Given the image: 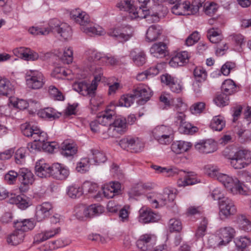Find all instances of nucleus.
<instances>
[{
    "mask_svg": "<svg viewBox=\"0 0 251 251\" xmlns=\"http://www.w3.org/2000/svg\"><path fill=\"white\" fill-rule=\"evenodd\" d=\"M222 180V184L233 195L247 196L250 193V189L237 177H233L229 175L224 176Z\"/></svg>",
    "mask_w": 251,
    "mask_h": 251,
    "instance_id": "nucleus-1",
    "label": "nucleus"
},
{
    "mask_svg": "<svg viewBox=\"0 0 251 251\" xmlns=\"http://www.w3.org/2000/svg\"><path fill=\"white\" fill-rule=\"evenodd\" d=\"M72 20L79 25L80 30L85 34L93 35H102L104 33V29L95 24L89 17H72Z\"/></svg>",
    "mask_w": 251,
    "mask_h": 251,
    "instance_id": "nucleus-2",
    "label": "nucleus"
},
{
    "mask_svg": "<svg viewBox=\"0 0 251 251\" xmlns=\"http://www.w3.org/2000/svg\"><path fill=\"white\" fill-rule=\"evenodd\" d=\"M205 1V0H193L191 5L186 1L182 4L176 3L172 8V12L173 14L178 16L195 15Z\"/></svg>",
    "mask_w": 251,
    "mask_h": 251,
    "instance_id": "nucleus-3",
    "label": "nucleus"
},
{
    "mask_svg": "<svg viewBox=\"0 0 251 251\" xmlns=\"http://www.w3.org/2000/svg\"><path fill=\"white\" fill-rule=\"evenodd\" d=\"M141 5L139 7H136L134 2L130 0H125L118 4V6L121 9H124L129 12V13L133 15H143L144 16H156L151 13V9L147 5L150 0H138Z\"/></svg>",
    "mask_w": 251,
    "mask_h": 251,
    "instance_id": "nucleus-4",
    "label": "nucleus"
},
{
    "mask_svg": "<svg viewBox=\"0 0 251 251\" xmlns=\"http://www.w3.org/2000/svg\"><path fill=\"white\" fill-rule=\"evenodd\" d=\"M102 74L101 71H99L98 75H95L94 78L91 84L88 83L85 81L76 82L73 85V89L83 96H92L95 93L98 84L101 79Z\"/></svg>",
    "mask_w": 251,
    "mask_h": 251,
    "instance_id": "nucleus-5",
    "label": "nucleus"
},
{
    "mask_svg": "<svg viewBox=\"0 0 251 251\" xmlns=\"http://www.w3.org/2000/svg\"><path fill=\"white\" fill-rule=\"evenodd\" d=\"M230 165L234 169L240 170L251 164V151L249 150H239L230 158Z\"/></svg>",
    "mask_w": 251,
    "mask_h": 251,
    "instance_id": "nucleus-6",
    "label": "nucleus"
},
{
    "mask_svg": "<svg viewBox=\"0 0 251 251\" xmlns=\"http://www.w3.org/2000/svg\"><path fill=\"white\" fill-rule=\"evenodd\" d=\"M219 216L222 219H228L237 212L235 201L229 198H223L218 202Z\"/></svg>",
    "mask_w": 251,
    "mask_h": 251,
    "instance_id": "nucleus-7",
    "label": "nucleus"
},
{
    "mask_svg": "<svg viewBox=\"0 0 251 251\" xmlns=\"http://www.w3.org/2000/svg\"><path fill=\"white\" fill-rule=\"evenodd\" d=\"M152 207L158 208L166 204L167 201H173L176 198L175 194L170 190H166L162 194H151L147 196Z\"/></svg>",
    "mask_w": 251,
    "mask_h": 251,
    "instance_id": "nucleus-8",
    "label": "nucleus"
},
{
    "mask_svg": "<svg viewBox=\"0 0 251 251\" xmlns=\"http://www.w3.org/2000/svg\"><path fill=\"white\" fill-rule=\"evenodd\" d=\"M26 84L32 89H39L43 87L45 78L43 74L36 70L27 71L25 74Z\"/></svg>",
    "mask_w": 251,
    "mask_h": 251,
    "instance_id": "nucleus-9",
    "label": "nucleus"
},
{
    "mask_svg": "<svg viewBox=\"0 0 251 251\" xmlns=\"http://www.w3.org/2000/svg\"><path fill=\"white\" fill-rule=\"evenodd\" d=\"M21 129L25 136L31 137L35 141L43 142L46 138V133L32 123H25L22 124Z\"/></svg>",
    "mask_w": 251,
    "mask_h": 251,
    "instance_id": "nucleus-10",
    "label": "nucleus"
},
{
    "mask_svg": "<svg viewBox=\"0 0 251 251\" xmlns=\"http://www.w3.org/2000/svg\"><path fill=\"white\" fill-rule=\"evenodd\" d=\"M51 31L54 29L64 40H69L73 35V30L70 25L62 23L56 18L51 19L49 24Z\"/></svg>",
    "mask_w": 251,
    "mask_h": 251,
    "instance_id": "nucleus-11",
    "label": "nucleus"
},
{
    "mask_svg": "<svg viewBox=\"0 0 251 251\" xmlns=\"http://www.w3.org/2000/svg\"><path fill=\"white\" fill-rule=\"evenodd\" d=\"M154 138L161 144L166 145L172 140L173 130L170 127L164 125L156 126L152 131Z\"/></svg>",
    "mask_w": 251,
    "mask_h": 251,
    "instance_id": "nucleus-12",
    "label": "nucleus"
},
{
    "mask_svg": "<svg viewBox=\"0 0 251 251\" xmlns=\"http://www.w3.org/2000/svg\"><path fill=\"white\" fill-rule=\"evenodd\" d=\"M132 93L137 100V102L140 105L145 104L151 96V89L148 87L143 85H140L135 88L133 90Z\"/></svg>",
    "mask_w": 251,
    "mask_h": 251,
    "instance_id": "nucleus-13",
    "label": "nucleus"
},
{
    "mask_svg": "<svg viewBox=\"0 0 251 251\" xmlns=\"http://www.w3.org/2000/svg\"><path fill=\"white\" fill-rule=\"evenodd\" d=\"M53 211L52 204L49 202H44L38 205L36 208L35 217L37 221L41 222L48 218Z\"/></svg>",
    "mask_w": 251,
    "mask_h": 251,
    "instance_id": "nucleus-14",
    "label": "nucleus"
},
{
    "mask_svg": "<svg viewBox=\"0 0 251 251\" xmlns=\"http://www.w3.org/2000/svg\"><path fill=\"white\" fill-rule=\"evenodd\" d=\"M156 237L153 234H144L140 236L136 242V246L143 251H146L155 244Z\"/></svg>",
    "mask_w": 251,
    "mask_h": 251,
    "instance_id": "nucleus-15",
    "label": "nucleus"
},
{
    "mask_svg": "<svg viewBox=\"0 0 251 251\" xmlns=\"http://www.w3.org/2000/svg\"><path fill=\"white\" fill-rule=\"evenodd\" d=\"M139 222L143 224L155 222L160 219V216L158 215L148 208H141L139 211Z\"/></svg>",
    "mask_w": 251,
    "mask_h": 251,
    "instance_id": "nucleus-16",
    "label": "nucleus"
},
{
    "mask_svg": "<svg viewBox=\"0 0 251 251\" xmlns=\"http://www.w3.org/2000/svg\"><path fill=\"white\" fill-rule=\"evenodd\" d=\"M195 149L200 152L210 153L217 150V143L212 139L201 141L195 146Z\"/></svg>",
    "mask_w": 251,
    "mask_h": 251,
    "instance_id": "nucleus-17",
    "label": "nucleus"
},
{
    "mask_svg": "<svg viewBox=\"0 0 251 251\" xmlns=\"http://www.w3.org/2000/svg\"><path fill=\"white\" fill-rule=\"evenodd\" d=\"M36 175L41 178H46L52 175V166L47 163L43 159L38 160L35 167Z\"/></svg>",
    "mask_w": 251,
    "mask_h": 251,
    "instance_id": "nucleus-18",
    "label": "nucleus"
},
{
    "mask_svg": "<svg viewBox=\"0 0 251 251\" xmlns=\"http://www.w3.org/2000/svg\"><path fill=\"white\" fill-rule=\"evenodd\" d=\"M235 234V231L233 228L231 226H226L220 228L217 232L221 241L220 244L226 245L229 243L234 238Z\"/></svg>",
    "mask_w": 251,
    "mask_h": 251,
    "instance_id": "nucleus-19",
    "label": "nucleus"
},
{
    "mask_svg": "<svg viewBox=\"0 0 251 251\" xmlns=\"http://www.w3.org/2000/svg\"><path fill=\"white\" fill-rule=\"evenodd\" d=\"M133 28L131 25L122 26L121 29H115L110 35L117 38L121 42L126 41L132 36Z\"/></svg>",
    "mask_w": 251,
    "mask_h": 251,
    "instance_id": "nucleus-20",
    "label": "nucleus"
},
{
    "mask_svg": "<svg viewBox=\"0 0 251 251\" xmlns=\"http://www.w3.org/2000/svg\"><path fill=\"white\" fill-rule=\"evenodd\" d=\"M126 127V119L124 117H118L112 123L111 126L108 128V133L110 136H116V134L115 133H112V132L122 134L125 131Z\"/></svg>",
    "mask_w": 251,
    "mask_h": 251,
    "instance_id": "nucleus-21",
    "label": "nucleus"
},
{
    "mask_svg": "<svg viewBox=\"0 0 251 251\" xmlns=\"http://www.w3.org/2000/svg\"><path fill=\"white\" fill-rule=\"evenodd\" d=\"M87 65L93 71V66L96 64L102 63L104 55L95 50H89L87 52Z\"/></svg>",
    "mask_w": 251,
    "mask_h": 251,
    "instance_id": "nucleus-22",
    "label": "nucleus"
},
{
    "mask_svg": "<svg viewBox=\"0 0 251 251\" xmlns=\"http://www.w3.org/2000/svg\"><path fill=\"white\" fill-rule=\"evenodd\" d=\"M77 148L75 142L70 140H66L61 144L60 152L64 156H72L77 152Z\"/></svg>",
    "mask_w": 251,
    "mask_h": 251,
    "instance_id": "nucleus-23",
    "label": "nucleus"
},
{
    "mask_svg": "<svg viewBox=\"0 0 251 251\" xmlns=\"http://www.w3.org/2000/svg\"><path fill=\"white\" fill-rule=\"evenodd\" d=\"M70 174L69 169L60 164L56 163L52 165L51 176L58 180L66 179Z\"/></svg>",
    "mask_w": 251,
    "mask_h": 251,
    "instance_id": "nucleus-24",
    "label": "nucleus"
},
{
    "mask_svg": "<svg viewBox=\"0 0 251 251\" xmlns=\"http://www.w3.org/2000/svg\"><path fill=\"white\" fill-rule=\"evenodd\" d=\"M83 192L86 194L92 195V197L97 201H100L102 197L101 192L98 191V186L97 184L89 181H86L82 185Z\"/></svg>",
    "mask_w": 251,
    "mask_h": 251,
    "instance_id": "nucleus-25",
    "label": "nucleus"
},
{
    "mask_svg": "<svg viewBox=\"0 0 251 251\" xmlns=\"http://www.w3.org/2000/svg\"><path fill=\"white\" fill-rule=\"evenodd\" d=\"M121 193V184L118 182H111L104 186L102 195L108 199L112 198Z\"/></svg>",
    "mask_w": 251,
    "mask_h": 251,
    "instance_id": "nucleus-26",
    "label": "nucleus"
},
{
    "mask_svg": "<svg viewBox=\"0 0 251 251\" xmlns=\"http://www.w3.org/2000/svg\"><path fill=\"white\" fill-rule=\"evenodd\" d=\"M190 55L187 51H183L177 52L174 55L169 62V64L173 67L181 66L188 62Z\"/></svg>",
    "mask_w": 251,
    "mask_h": 251,
    "instance_id": "nucleus-27",
    "label": "nucleus"
},
{
    "mask_svg": "<svg viewBox=\"0 0 251 251\" xmlns=\"http://www.w3.org/2000/svg\"><path fill=\"white\" fill-rule=\"evenodd\" d=\"M60 231V228L59 227L45 230L35 236L34 242L38 244L40 243L59 234Z\"/></svg>",
    "mask_w": 251,
    "mask_h": 251,
    "instance_id": "nucleus-28",
    "label": "nucleus"
},
{
    "mask_svg": "<svg viewBox=\"0 0 251 251\" xmlns=\"http://www.w3.org/2000/svg\"><path fill=\"white\" fill-rule=\"evenodd\" d=\"M14 225L16 230L24 233L32 229L35 226L34 221L31 219L17 220L14 222Z\"/></svg>",
    "mask_w": 251,
    "mask_h": 251,
    "instance_id": "nucleus-29",
    "label": "nucleus"
},
{
    "mask_svg": "<svg viewBox=\"0 0 251 251\" xmlns=\"http://www.w3.org/2000/svg\"><path fill=\"white\" fill-rule=\"evenodd\" d=\"M150 51L154 57H164L167 54V47L166 44L163 42L155 43L151 47Z\"/></svg>",
    "mask_w": 251,
    "mask_h": 251,
    "instance_id": "nucleus-30",
    "label": "nucleus"
},
{
    "mask_svg": "<svg viewBox=\"0 0 251 251\" xmlns=\"http://www.w3.org/2000/svg\"><path fill=\"white\" fill-rule=\"evenodd\" d=\"M8 198L9 203L17 205L21 209H25L28 206V203L24 195L11 193Z\"/></svg>",
    "mask_w": 251,
    "mask_h": 251,
    "instance_id": "nucleus-31",
    "label": "nucleus"
},
{
    "mask_svg": "<svg viewBox=\"0 0 251 251\" xmlns=\"http://www.w3.org/2000/svg\"><path fill=\"white\" fill-rule=\"evenodd\" d=\"M201 179L194 173H189L186 175L184 178H180L177 181L179 187H185L188 185H194L200 183Z\"/></svg>",
    "mask_w": 251,
    "mask_h": 251,
    "instance_id": "nucleus-32",
    "label": "nucleus"
},
{
    "mask_svg": "<svg viewBox=\"0 0 251 251\" xmlns=\"http://www.w3.org/2000/svg\"><path fill=\"white\" fill-rule=\"evenodd\" d=\"M19 177L24 185H31L34 181L33 173L26 168H22L19 171Z\"/></svg>",
    "mask_w": 251,
    "mask_h": 251,
    "instance_id": "nucleus-33",
    "label": "nucleus"
},
{
    "mask_svg": "<svg viewBox=\"0 0 251 251\" xmlns=\"http://www.w3.org/2000/svg\"><path fill=\"white\" fill-rule=\"evenodd\" d=\"M205 174L209 177L216 179L222 184H223V180L222 178L224 176H228V175L221 173L219 172V169L217 166L208 165L204 168Z\"/></svg>",
    "mask_w": 251,
    "mask_h": 251,
    "instance_id": "nucleus-34",
    "label": "nucleus"
},
{
    "mask_svg": "<svg viewBox=\"0 0 251 251\" xmlns=\"http://www.w3.org/2000/svg\"><path fill=\"white\" fill-rule=\"evenodd\" d=\"M162 33L161 27L157 25H152L149 27L146 35V40L149 42L157 40Z\"/></svg>",
    "mask_w": 251,
    "mask_h": 251,
    "instance_id": "nucleus-35",
    "label": "nucleus"
},
{
    "mask_svg": "<svg viewBox=\"0 0 251 251\" xmlns=\"http://www.w3.org/2000/svg\"><path fill=\"white\" fill-rule=\"evenodd\" d=\"M115 112L107 108L104 112L98 116L97 118L100 125L104 126L109 125L110 127Z\"/></svg>",
    "mask_w": 251,
    "mask_h": 251,
    "instance_id": "nucleus-36",
    "label": "nucleus"
},
{
    "mask_svg": "<svg viewBox=\"0 0 251 251\" xmlns=\"http://www.w3.org/2000/svg\"><path fill=\"white\" fill-rule=\"evenodd\" d=\"M14 90V86L9 80L0 76V95L8 96L12 95Z\"/></svg>",
    "mask_w": 251,
    "mask_h": 251,
    "instance_id": "nucleus-37",
    "label": "nucleus"
},
{
    "mask_svg": "<svg viewBox=\"0 0 251 251\" xmlns=\"http://www.w3.org/2000/svg\"><path fill=\"white\" fill-rule=\"evenodd\" d=\"M191 146L190 143L183 141H176L172 144L171 150L176 154H181L188 151Z\"/></svg>",
    "mask_w": 251,
    "mask_h": 251,
    "instance_id": "nucleus-38",
    "label": "nucleus"
},
{
    "mask_svg": "<svg viewBox=\"0 0 251 251\" xmlns=\"http://www.w3.org/2000/svg\"><path fill=\"white\" fill-rule=\"evenodd\" d=\"M130 56L134 63L138 66H142L146 63V57L143 51L138 49L133 50L130 52Z\"/></svg>",
    "mask_w": 251,
    "mask_h": 251,
    "instance_id": "nucleus-39",
    "label": "nucleus"
},
{
    "mask_svg": "<svg viewBox=\"0 0 251 251\" xmlns=\"http://www.w3.org/2000/svg\"><path fill=\"white\" fill-rule=\"evenodd\" d=\"M25 236L24 233L15 229V231L7 237V241L9 244L16 246L23 241Z\"/></svg>",
    "mask_w": 251,
    "mask_h": 251,
    "instance_id": "nucleus-40",
    "label": "nucleus"
},
{
    "mask_svg": "<svg viewBox=\"0 0 251 251\" xmlns=\"http://www.w3.org/2000/svg\"><path fill=\"white\" fill-rule=\"evenodd\" d=\"M38 115L43 118L53 120L58 118L61 114L52 108L47 107L40 110Z\"/></svg>",
    "mask_w": 251,
    "mask_h": 251,
    "instance_id": "nucleus-41",
    "label": "nucleus"
},
{
    "mask_svg": "<svg viewBox=\"0 0 251 251\" xmlns=\"http://www.w3.org/2000/svg\"><path fill=\"white\" fill-rule=\"evenodd\" d=\"M207 36L209 41L214 44H217L223 40V37L221 30L214 28L209 29L208 30Z\"/></svg>",
    "mask_w": 251,
    "mask_h": 251,
    "instance_id": "nucleus-42",
    "label": "nucleus"
},
{
    "mask_svg": "<svg viewBox=\"0 0 251 251\" xmlns=\"http://www.w3.org/2000/svg\"><path fill=\"white\" fill-rule=\"evenodd\" d=\"M67 193L68 196L72 199L78 198L83 194L82 186L80 187L75 184L70 185L67 188Z\"/></svg>",
    "mask_w": 251,
    "mask_h": 251,
    "instance_id": "nucleus-43",
    "label": "nucleus"
},
{
    "mask_svg": "<svg viewBox=\"0 0 251 251\" xmlns=\"http://www.w3.org/2000/svg\"><path fill=\"white\" fill-rule=\"evenodd\" d=\"M222 89L225 94L230 95L236 92L237 87L232 80L226 79L223 83Z\"/></svg>",
    "mask_w": 251,
    "mask_h": 251,
    "instance_id": "nucleus-44",
    "label": "nucleus"
},
{
    "mask_svg": "<svg viewBox=\"0 0 251 251\" xmlns=\"http://www.w3.org/2000/svg\"><path fill=\"white\" fill-rule=\"evenodd\" d=\"M224 118L220 115L213 118L210 123L211 128L216 131H221L225 126Z\"/></svg>",
    "mask_w": 251,
    "mask_h": 251,
    "instance_id": "nucleus-45",
    "label": "nucleus"
},
{
    "mask_svg": "<svg viewBox=\"0 0 251 251\" xmlns=\"http://www.w3.org/2000/svg\"><path fill=\"white\" fill-rule=\"evenodd\" d=\"M87 217L99 216L102 214L104 211V208L103 206L96 204L87 206Z\"/></svg>",
    "mask_w": 251,
    "mask_h": 251,
    "instance_id": "nucleus-46",
    "label": "nucleus"
},
{
    "mask_svg": "<svg viewBox=\"0 0 251 251\" xmlns=\"http://www.w3.org/2000/svg\"><path fill=\"white\" fill-rule=\"evenodd\" d=\"M28 32L34 36L43 35L46 36L51 32L50 27L32 26L29 28Z\"/></svg>",
    "mask_w": 251,
    "mask_h": 251,
    "instance_id": "nucleus-47",
    "label": "nucleus"
},
{
    "mask_svg": "<svg viewBox=\"0 0 251 251\" xmlns=\"http://www.w3.org/2000/svg\"><path fill=\"white\" fill-rule=\"evenodd\" d=\"M136 100L133 93L123 95L119 100L118 105L129 107Z\"/></svg>",
    "mask_w": 251,
    "mask_h": 251,
    "instance_id": "nucleus-48",
    "label": "nucleus"
},
{
    "mask_svg": "<svg viewBox=\"0 0 251 251\" xmlns=\"http://www.w3.org/2000/svg\"><path fill=\"white\" fill-rule=\"evenodd\" d=\"M9 103L14 108L19 109L20 110H24L26 109L28 106V103L25 100L23 99H19L15 97L10 98L9 99Z\"/></svg>",
    "mask_w": 251,
    "mask_h": 251,
    "instance_id": "nucleus-49",
    "label": "nucleus"
},
{
    "mask_svg": "<svg viewBox=\"0 0 251 251\" xmlns=\"http://www.w3.org/2000/svg\"><path fill=\"white\" fill-rule=\"evenodd\" d=\"M93 155V163L94 165H100L104 163L106 160V157L105 154L98 150H92L91 151Z\"/></svg>",
    "mask_w": 251,
    "mask_h": 251,
    "instance_id": "nucleus-50",
    "label": "nucleus"
},
{
    "mask_svg": "<svg viewBox=\"0 0 251 251\" xmlns=\"http://www.w3.org/2000/svg\"><path fill=\"white\" fill-rule=\"evenodd\" d=\"M90 164H92V163L89 158H82L77 163L76 170L80 173H84L89 170Z\"/></svg>",
    "mask_w": 251,
    "mask_h": 251,
    "instance_id": "nucleus-51",
    "label": "nucleus"
},
{
    "mask_svg": "<svg viewBox=\"0 0 251 251\" xmlns=\"http://www.w3.org/2000/svg\"><path fill=\"white\" fill-rule=\"evenodd\" d=\"M238 222L240 229L247 232L251 231V222L245 216L240 215Z\"/></svg>",
    "mask_w": 251,
    "mask_h": 251,
    "instance_id": "nucleus-52",
    "label": "nucleus"
},
{
    "mask_svg": "<svg viewBox=\"0 0 251 251\" xmlns=\"http://www.w3.org/2000/svg\"><path fill=\"white\" fill-rule=\"evenodd\" d=\"M130 151L138 152L142 151L144 147L143 142L138 138H131Z\"/></svg>",
    "mask_w": 251,
    "mask_h": 251,
    "instance_id": "nucleus-53",
    "label": "nucleus"
},
{
    "mask_svg": "<svg viewBox=\"0 0 251 251\" xmlns=\"http://www.w3.org/2000/svg\"><path fill=\"white\" fill-rule=\"evenodd\" d=\"M178 130L180 133L186 134H192L197 131L198 128L192 126L190 123L186 121L178 127Z\"/></svg>",
    "mask_w": 251,
    "mask_h": 251,
    "instance_id": "nucleus-54",
    "label": "nucleus"
},
{
    "mask_svg": "<svg viewBox=\"0 0 251 251\" xmlns=\"http://www.w3.org/2000/svg\"><path fill=\"white\" fill-rule=\"evenodd\" d=\"M228 95L223 93L217 95L214 99V101L217 106L223 107L228 104Z\"/></svg>",
    "mask_w": 251,
    "mask_h": 251,
    "instance_id": "nucleus-55",
    "label": "nucleus"
},
{
    "mask_svg": "<svg viewBox=\"0 0 251 251\" xmlns=\"http://www.w3.org/2000/svg\"><path fill=\"white\" fill-rule=\"evenodd\" d=\"M194 75L196 80L204 81L207 77V72L206 70L201 66L197 67L194 71Z\"/></svg>",
    "mask_w": 251,
    "mask_h": 251,
    "instance_id": "nucleus-56",
    "label": "nucleus"
},
{
    "mask_svg": "<svg viewBox=\"0 0 251 251\" xmlns=\"http://www.w3.org/2000/svg\"><path fill=\"white\" fill-rule=\"evenodd\" d=\"M169 227L170 231L179 232L182 228V225L179 220L174 218L170 220Z\"/></svg>",
    "mask_w": 251,
    "mask_h": 251,
    "instance_id": "nucleus-57",
    "label": "nucleus"
},
{
    "mask_svg": "<svg viewBox=\"0 0 251 251\" xmlns=\"http://www.w3.org/2000/svg\"><path fill=\"white\" fill-rule=\"evenodd\" d=\"M207 224V220L205 218H204L198 226L195 233V236L198 239L203 237L205 235Z\"/></svg>",
    "mask_w": 251,
    "mask_h": 251,
    "instance_id": "nucleus-58",
    "label": "nucleus"
},
{
    "mask_svg": "<svg viewBox=\"0 0 251 251\" xmlns=\"http://www.w3.org/2000/svg\"><path fill=\"white\" fill-rule=\"evenodd\" d=\"M176 112V113L174 117V123L176 126L179 127L186 122V115L184 114L185 111H178Z\"/></svg>",
    "mask_w": 251,
    "mask_h": 251,
    "instance_id": "nucleus-59",
    "label": "nucleus"
},
{
    "mask_svg": "<svg viewBox=\"0 0 251 251\" xmlns=\"http://www.w3.org/2000/svg\"><path fill=\"white\" fill-rule=\"evenodd\" d=\"M48 139V136L46 134V138L43 141H41L42 149L46 151L49 152H52L54 149L56 148V144L55 142H46Z\"/></svg>",
    "mask_w": 251,
    "mask_h": 251,
    "instance_id": "nucleus-60",
    "label": "nucleus"
},
{
    "mask_svg": "<svg viewBox=\"0 0 251 251\" xmlns=\"http://www.w3.org/2000/svg\"><path fill=\"white\" fill-rule=\"evenodd\" d=\"M234 242L237 247L242 249L246 248L251 244L250 239L246 236L237 238Z\"/></svg>",
    "mask_w": 251,
    "mask_h": 251,
    "instance_id": "nucleus-61",
    "label": "nucleus"
},
{
    "mask_svg": "<svg viewBox=\"0 0 251 251\" xmlns=\"http://www.w3.org/2000/svg\"><path fill=\"white\" fill-rule=\"evenodd\" d=\"M49 92L51 97L57 100H64V96L60 91L54 86H50L49 88Z\"/></svg>",
    "mask_w": 251,
    "mask_h": 251,
    "instance_id": "nucleus-62",
    "label": "nucleus"
},
{
    "mask_svg": "<svg viewBox=\"0 0 251 251\" xmlns=\"http://www.w3.org/2000/svg\"><path fill=\"white\" fill-rule=\"evenodd\" d=\"M18 176H19V172L11 170L5 175L4 180L8 184H13L16 182Z\"/></svg>",
    "mask_w": 251,
    "mask_h": 251,
    "instance_id": "nucleus-63",
    "label": "nucleus"
},
{
    "mask_svg": "<svg viewBox=\"0 0 251 251\" xmlns=\"http://www.w3.org/2000/svg\"><path fill=\"white\" fill-rule=\"evenodd\" d=\"M217 44V45L216 49V54L219 56L224 55L228 49L227 44L223 40Z\"/></svg>",
    "mask_w": 251,
    "mask_h": 251,
    "instance_id": "nucleus-64",
    "label": "nucleus"
}]
</instances>
